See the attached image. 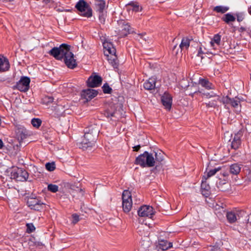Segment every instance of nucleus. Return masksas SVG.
<instances>
[{"label": "nucleus", "mask_w": 251, "mask_h": 251, "mask_svg": "<svg viewBox=\"0 0 251 251\" xmlns=\"http://www.w3.org/2000/svg\"><path fill=\"white\" fill-rule=\"evenodd\" d=\"M134 164L142 168L152 167L155 165V161L153 154L145 151L136 158Z\"/></svg>", "instance_id": "obj_1"}, {"label": "nucleus", "mask_w": 251, "mask_h": 251, "mask_svg": "<svg viewBox=\"0 0 251 251\" xmlns=\"http://www.w3.org/2000/svg\"><path fill=\"white\" fill-rule=\"evenodd\" d=\"M71 48L70 45L64 43V63L68 68L74 69L76 67L77 64Z\"/></svg>", "instance_id": "obj_2"}, {"label": "nucleus", "mask_w": 251, "mask_h": 251, "mask_svg": "<svg viewBox=\"0 0 251 251\" xmlns=\"http://www.w3.org/2000/svg\"><path fill=\"white\" fill-rule=\"evenodd\" d=\"M84 137L89 139V144H96L97 138L99 132V129L96 125H90L85 128Z\"/></svg>", "instance_id": "obj_3"}, {"label": "nucleus", "mask_w": 251, "mask_h": 251, "mask_svg": "<svg viewBox=\"0 0 251 251\" xmlns=\"http://www.w3.org/2000/svg\"><path fill=\"white\" fill-rule=\"evenodd\" d=\"M10 177L17 181H24L28 178V174L25 170L21 168H13L11 169Z\"/></svg>", "instance_id": "obj_4"}, {"label": "nucleus", "mask_w": 251, "mask_h": 251, "mask_svg": "<svg viewBox=\"0 0 251 251\" xmlns=\"http://www.w3.org/2000/svg\"><path fill=\"white\" fill-rule=\"evenodd\" d=\"M75 8L81 13V15L86 17L92 16V10L89 4L84 0H79L75 5Z\"/></svg>", "instance_id": "obj_5"}, {"label": "nucleus", "mask_w": 251, "mask_h": 251, "mask_svg": "<svg viewBox=\"0 0 251 251\" xmlns=\"http://www.w3.org/2000/svg\"><path fill=\"white\" fill-rule=\"evenodd\" d=\"M246 212L242 210H234L227 211L226 213V217L228 222L233 224L240 220L241 218L246 215Z\"/></svg>", "instance_id": "obj_6"}, {"label": "nucleus", "mask_w": 251, "mask_h": 251, "mask_svg": "<svg viewBox=\"0 0 251 251\" xmlns=\"http://www.w3.org/2000/svg\"><path fill=\"white\" fill-rule=\"evenodd\" d=\"M119 27V35L121 37H125L128 34L133 32V28L129 24L123 20L120 21L118 23Z\"/></svg>", "instance_id": "obj_7"}, {"label": "nucleus", "mask_w": 251, "mask_h": 251, "mask_svg": "<svg viewBox=\"0 0 251 251\" xmlns=\"http://www.w3.org/2000/svg\"><path fill=\"white\" fill-rule=\"evenodd\" d=\"M96 11L99 14V19L100 22L103 24L105 22V15L104 11L105 8V2L104 0L99 1L95 3Z\"/></svg>", "instance_id": "obj_8"}, {"label": "nucleus", "mask_w": 251, "mask_h": 251, "mask_svg": "<svg viewBox=\"0 0 251 251\" xmlns=\"http://www.w3.org/2000/svg\"><path fill=\"white\" fill-rule=\"evenodd\" d=\"M138 214L140 217H147L151 218L154 214L153 208L149 205H143L138 210Z\"/></svg>", "instance_id": "obj_9"}, {"label": "nucleus", "mask_w": 251, "mask_h": 251, "mask_svg": "<svg viewBox=\"0 0 251 251\" xmlns=\"http://www.w3.org/2000/svg\"><path fill=\"white\" fill-rule=\"evenodd\" d=\"M30 79L27 76H22L20 80L17 83L16 88L22 92L27 91L29 88Z\"/></svg>", "instance_id": "obj_10"}, {"label": "nucleus", "mask_w": 251, "mask_h": 251, "mask_svg": "<svg viewBox=\"0 0 251 251\" xmlns=\"http://www.w3.org/2000/svg\"><path fill=\"white\" fill-rule=\"evenodd\" d=\"M28 206L31 209L35 210H40L45 206V204L38 199L33 198H29L27 201Z\"/></svg>", "instance_id": "obj_11"}, {"label": "nucleus", "mask_w": 251, "mask_h": 251, "mask_svg": "<svg viewBox=\"0 0 251 251\" xmlns=\"http://www.w3.org/2000/svg\"><path fill=\"white\" fill-rule=\"evenodd\" d=\"M102 83V78L98 75L90 76L87 81V84L89 87L94 88L100 86Z\"/></svg>", "instance_id": "obj_12"}, {"label": "nucleus", "mask_w": 251, "mask_h": 251, "mask_svg": "<svg viewBox=\"0 0 251 251\" xmlns=\"http://www.w3.org/2000/svg\"><path fill=\"white\" fill-rule=\"evenodd\" d=\"M98 91L92 89L83 90L81 92V96L87 101L90 100L98 95Z\"/></svg>", "instance_id": "obj_13"}, {"label": "nucleus", "mask_w": 251, "mask_h": 251, "mask_svg": "<svg viewBox=\"0 0 251 251\" xmlns=\"http://www.w3.org/2000/svg\"><path fill=\"white\" fill-rule=\"evenodd\" d=\"M50 53L55 59L61 60L63 58V44L60 45L59 48L54 47L52 49Z\"/></svg>", "instance_id": "obj_14"}, {"label": "nucleus", "mask_w": 251, "mask_h": 251, "mask_svg": "<svg viewBox=\"0 0 251 251\" xmlns=\"http://www.w3.org/2000/svg\"><path fill=\"white\" fill-rule=\"evenodd\" d=\"M89 142V139L83 136L82 141L78 144V147L83 151H90L95 146V144H90Z\"/></svg>", "instance_id": "obj_15"}, {"label": "nucleus", "mask_w": 251, "mask_h": 251, "mask_svg": "<svg viewBox=\"0 0 251 251\" xmlns=\"http://www.w3.org/2000/svg\"><path fill=\"white\" fill-rule=\"evenodd\" d=\"M243 136L242 132H238L234 135L231 143V148L234 150L238 149L241 144V138Z\"/></svg>", "instance_id": "obj_16"}, {"label": "nucleus", "mask_w": 251, "mask_h": 251, "mask_svg": "<svg viewBox=\"0 0 251 251\" xmlns=\"http://www.w3.org/2000/svg\"><path fill=\"white\" fill-rule=\"evenodd\" d=\"M207 179L206 178L205 175L203 176L201 184V194L206 197H208L209 195L210 189L209 185L206 182Z\"/></svg>", "instance_id": "obj_17"}, {"label": "nucleus", "mask_w": 251, "mask_h": 251, "mask_svg": "<svg viewBox=\"0 0 251 251\" xmlns=\"http://www.w3.org/2000/svg\"><path fill=\"white\" fill-rule=\"evenodd\" d=\"M113 54H108L104 52V55L106 56V59L109 63L112 65L114 68H117L118 67V60L117 59V56Z\"/></svg>", "instance_id": "obj_18"}, {"label": "nucleus", "mask_w": 251, "mask_h": 251, "mask_svg": "<svg viewBox=\"0 0 251 251\" xmlns=\"http://www.w3.org/2000/svg\"><path fill=\"white\" fill-rule=\"evenodd\" d=\"M16 137L19 141L20 145L21 146L22 141L27 137V131L24 127L18 128L16 131Z\"/></svg>", "instance_id": "obj_19"}, {"label": "nucleus", "mask_w": 251, "mask_h": 251, "mask_svg": "<svg viewBox=\"0 0 251 251\" xmlns=\"http://www.w3.org/2000/svg\"><path fill=\"white\" fill-rule=\"evenodd\" d=\"M161 101L163 105L166 109L168 110L171 109L172 104V98L170 95L165 94L161 97Z\"/></svg>", "instance_id": "obj_20"}, {"label": "nucleus", "mask_w": 251, "mask_h": 251, "mask_svg": "<svg viewBox=\"0 0 251 251\" xmlns=\"http://www.w3.org/2000/svg\"><path fill=\"white\" fill-rule=\"evenodd\" d=\"M156 82V78L151 77L145 82L144 83V87L145 89L148 90H153L155 88Z\"/></svg>", "instance_id": "obj_21"}, {"label": "nucleus", "mask_w": 251, "mask_h": 251, "mask_svg": "<svg viewBox=\"0 0 251 251\" xmlns=\"http://www.w3.org/2000/svg\"><path fill=\"white\" fill-rule=\"evenodd\" d=\"M221 40V35H220L219 34L214 35L213 38L211 39L210 42V47L214 50L217 49V48L220 45Z\"/></svg>", "instance_id": "obj_22"}, {"label": "nucleus", "mask_w": 251, "mask_h": 251, "mask_svg": "<svg viewBox=\"0 0 251 251\" xmlns=\"http://www.w3.org/2000/svg\"><path fill=\"white\" fill-rule=\"evenodd\" d=\"M199 84L207 90L214 89L215 87L214 85L207 79L200 78Z\"/></svg>", "instance_id": "obj_23"}, {"label": "nucleus", "mask_w": 251, "mask_h": 251, "mask_svg": "<svg viewBox=\"0 0 251 251\" xmlns=\"http://www.w3.org/2000/svg\"><path fill=\"white\" fill-rule=\"evenodd\" d=\"M191 40L188 37H183L182 39L181 43L179 45V48L181 51L187 50L188 49Z\"/></svg>", "instance_id": "obj_24"}, {"label": "nucleus", "mask_w": 251, "mask_h": 251, "mask_svg": "<svg viewBox=\"0 0 251 251\" xmlns=\"http://www.w3.org/2000/svg\"><path fill=\"white\" fill-rule=\"evenodd\" d=\"M9 68V63L7 58L3 59L0 58V72H5Z\"/></svg>", "instance_id": "obj_25"}, {"label": "nucleus", "mask_w": 251, "mask_h": 251, "mask_svg": "<svg viewBox=\"0 0 251 251\" xmlns=\"http://www.w3.org/2000/svg\"><path fill=\"white\" fill-rule=\"evenodd\" d=\"M103 46L106 53L108 54L116 53V49L113 47V45L111 43L104 42L103 44Z\"/></svg>", "instance_id": "obj_26"}, {"label": "nucleus", "mask_w": 251, "mask_h": 251, "mask_svg": "<svg viewBox=\"0 0 251 251\" xmlns=\"http://www.w3.org/2000/svg\"><path fill=\"white\" fill-rule=\"evenodd\" d=\"M127 8L129 10H131L136 12L141 11L142 9L138 3L134 1H131L127 4Z\"/></svg>", "instance_id": "obj_27"}, {"label": "nucleus", "mask_w": 251, "mask_h": 251, "mask_svg": "<svg viewBox=\"0 0 251 251\" xmlns=\"http://www.w3.org/2000/svg\"><path fill=\"white\" fill-rule=\"evenodd\" d=\"M154 156L155 164H158L159 165L164 159V154L161 151H157L155 152Z\"/></svg>", "instance_id": "obj_28"}, {"label": "nucleus", "mask_w": 251, "mask_h": 251, "mask_svg": "<svg viewBox=\"0 0 251 251\" xmlns=\"http://www.w3.org/2000/svg\"><path fill=\"white\" fill-rule=\"evenodd\" d=\"M159 246L163 251H166L172 247L173 245L171 242L166 240H161L159 242Z\"/></svg>", "instance_id": "obj_29"}, {"label": "nucleus", "mask_w": 251, "mask_h": 251, "mask_svg": "<svg viewBox=\"0 0 251 251\" xmlns=\"http://www.w3.org/2000/svg\"><path fill=\"white\" fill-rule=\"evenodd\" d=\"M241 171L240 165L237 163H234L230 166V173L233 175L238 174Z\"/></svg>", "instance_id": "obj_30"}, {"label": "nucleus", "mask_w": 251, "mask_h": 251, "mask_svg": "<svg viewBox=\"0 0 251 251\" xmlns=\"http://www.w3.org/2000/svg\"><path fill=\"white\" fill-rule=\"evenodd\" d=\"M235 19V17L230 13H228L224 15V16L222 18V20L226 24L234 22Z\"/></svg>", "instance_id": "obj_31"}, {"label": "nucleus", "mask_w": 251, "mask_h": 251, "mask_svg": "<svg viewBox=\"0 0 251 251\" xmlns=\"http://www.w3.org/2000/svg\"><path fill=\"white\" fill-rule=\"evenodd\" d=\"M123 209L125 213L129 212L132 206V201H123Z\"/></svg>", "instance_id": "obj_32"}, {"label": "nucleus", "mask_w": 251, "mask_h": 251, "mask_svg": "<svg viewBox=\"0 0 251 251\" xmlns=\"http://www.w3.org/2000/svg\"><path fill=\"white\" fill-rule=\"evenodd\" d=\"M229 10V7L227 6L219 5L214 7L213 11L217 13L224 14Z\"/></svg>", "instance_id": "obj_33"}, {"label": "nucleus", "mask_w": 251, "mask_h": 251, "mask_svg": "<svg viewBox=\"0 0 251 251\" xmlns=\"http://www.w3.org/2000/svg\"><path fill=\"white\" fill-rule=\"evenodd\" d=\"M123 201H132L131 193L128 190H124L122 194Z\"/></svg>", "instance_id": "obj_34"}, {"label": "nucleus", "mask_w": 251, "mask_h": 251, "mask_svg": "<svg viewBox=\"0 0 251 251\" xmlns=\"http://www.w3.org/2000/svg\"><path fill=\"white\" fill-rule=\"evenodd\" d=\"M217 100L222 102L223 104H230L231 98L228 97V96L223 97L222 98H221L220 97H218L217 98Z\"/></svg>", "instance_id": "obj_35"}, {"label": "nucleus", "mask_w": 251, "mask_h": 251, "mask_svg": "<svg viewBox=\"0 0 251 251\" xmlns=\"http://www.w3.org/2000/svg\"><path fill=\"white\" fill-rule=\"evenodd\" d=\"M240 102V100L238 97L234 98H231L230 104L234 108H236L238 106Z\"/></svg>", "instance_id": "obj_36"}, {"label": "nucleus", "mask_w": 251, "mask_h": 251, "mask_svg": "<svg viewBox=\"0 0 251 251\" xmlns=\"http://www.w3.org/2000/svg\"><path fill=\"white\" fill-rule=\"evenodd\" d=\"M31 122L32 126L36 128L40 127L42 124V121L39 118H33Z\"/></svg>", "instance_id": "obj_37"}, {"label": "nucleus", "mask_w": 251, "mask_h": 251, "mask_svg": "<svg viewBox=\"0 0 251 251\" xmlns=\"http://www.w3.org/2000/svg\"><path fill=\"white\" fill-rule=\"evenodd\" d=\"M45 167L48 171L50 172L53 171L55 169V163L54 162L47 163L45 165Z\"/></svg>", "instance_id": "obj_38"}, {"label": "nucleus", "mask_w": 251, "mask_h": 251, "mask_svg": "<svg viewBox=\"0 0 251 251\" xmlns=\"http://www.w3.org/2000/svg\"><path fill=\"white\" fill-rule=\"evenodd\" d=\"M102 89L105 94H110L112 92V89L107 83L103 84Z\"/></svg>", "instance_id": "obj_39"}, {"label": "nucleus", "mask_w": 251, "mask_h": 251, "mask_svg": "<svg viewBox=\"0 0 251 251\" xmlns=\"http://www.w3.org/2000/svg\"><path fill=\"white\" fill-rule=\"evenodd\" d=\"M48 189L51 192L55 193L58 190V187L56 185L49 184L48 186Z\"/></svg>", "instance_id": "obj_40"}, {"label": "nucleus", "mask_w": 251, "mask_h": 251, "mask_svg": "<svg viewBox=\"0 0 251 251\" xmlns=\"http://www.w3.org/2000/svg\"><path fill=\"white\" fill-rule=\"evenodd\" d=\"M220 168H215L214 169L210 170L205 176L206 178H208L209 177L214 176L218 171H219Z\"/></svg>", "instance_id": "obj_41"}, {"label": "nucleus", "mask_w": 251, "mask_h": 251, "mask_svg": "<svg viewBox=\"0 0 251 251\" xmlns=\"http://www.w3.org/2000/svg\"><path fill=\"white\" fill-rule=\"evenodd\" d=\"M205 54H208V52H204L203 50H202L201 47H200L198 51L197 56L201 57V60H202L204 58V56L203 55Z\"/></svg>", "instance_id": "obj_42"}, {"label": "nucleus", "mask_w": 251, "mask_h": 251, "mask_svg": "<svg viewBox=\"0 0 251 251\" xmlns=\"http://www.w3.org/2000/svg\"><path fill=\"white\" fill-rule=\"evenodd\" d=\"M115 112H110L109 110H107L105 111L104 115L107 118L115 117Z\"/></svg>", "instance_id": "obj_43"}, {"label": "nucleus", "mask_w": 251, "mask_h": 251, "mask_svg": "<svg viewBox=\"0 0 251 251\" xmlns=\"http://www.w3.org/2000/svg\"><path fill=\"white\" fill-rule=\"evenodd\" d=\"M27 232L31 233L35 230V227L32 224H27Z\"/></svg>", "instance_id": "obj_44"}, {"label": "nucleus", "mask_w": 251, "mask_h": 251, "mask_svg": "<svg viewBox=\"0 0 251 251\" xmlns=\"http://www.w3.org/2000/svg\"><path fill=\"white\" fill-rule=\"evenodd\" d=\"M72 223L73 224H75L79 221V216L76 214H73L72 215Z\"/></svg>", "instance_id": "obj_45"}, {"label": "nucleus", "mask_w": 251, "mask_h": 251, "mask_svg": "<svg viewBox=\"0 0 251 251\" xmlns=\"http://www.w3.org/2000/svg\"><path fill=\"white\" fill-rule=\"evenodd\" d=\"M207 107H216L217 106L216 100H212L207 103H205Z\"/></svg>", "instance_id": "obj_46"}, {"label": "nucleus", "mask_w": 251, "mask_h": 251, "mask_svg": "<svg viewBox=\"0 0 251 251\" xmlns=\"http://www.w3.org/2000/svg\"><path fill=\"white\" fill-rule=\"evenodd\" d=\"M236 16L237 20L239 22L242 21L244 19V14L242 13L236 14Z\"/></svg>", "instance_id": "obj_47"}, {"label": "nucleus", "mask_w": 251, "mask_h": 251, "mask_svg": "<svg viewBox=\"0 0 251 251\" xmlns=\"http://www.w3.org/2000/svg\"><path fill=\"white\" fill-rule=\"evenodd\" d=\"M226 185L227 186L228 184L227 183H224L223 184H221V182H220L218 184H217V186L218 188L222 191H226L225 188L223 187V185Z\"/></svg>", "instance_id": "obj_48"}, {"label": "nucleus", "mask_w": 251, "mask_h": 251, "mask_svg": "<svg viewBox=\"0 0 251 251\" xmlns=\"http://www.w3.org/2000/svg\"><path fill=\"white\" fill-rule=\"evenodd\" d=\"M140 148H141V146L139 145L135 146L134 147H133V151H138L140 149Z\"/></svg>", "instance_id": "obj_49"}, {"label": "nucleus", "mask_w": 251, "mask_h": 251, "mask_svg": "<svg viewBox=\"0 0 251 251\" xmlns=\"http://www.w3.org/2000/svg\"><path fill=\"white\" fill-rule=\"evenodd\" d=\"M146 35V34H139L138 35V37H140V38L144 40H146V39L144 36Z\"/></svg>", "instance_id": "obj_50"}, {"label": "nucleus", "mask_w": 251, "mask_h": 251, "mask_svg": "<svg viewBox=\"0 0 251 251\" xmlns=\"http://www.w3.org/2000/svg\"><path fill=\"white\" fill-rule=\"evenodd\" d=\"M210 251H221V250L218 247H214L212 248Z\"/></svg>", "instance_id": "obj_51"}, {"label": "nucleus", "mask_w": 251, "mask_h": 251, "mask_svg": "<svg viewBox=\"0 0 251 251\" xmlns=\"http://www.w3.org/2000/svg\"><path fill=\"white\" fill-rule=\"evenodd\" d=\"M3 146H4V145H3V142H2V141L0 139V149H2V148L3 147Z\"/></svg>", "instance_id": "obj_52"}, {"label": "nucleus", "mask_w": 251, "mask_h": 251, "mask_svg": "<svg viewBox=\"0 0 251 251\" xmlns=\"http://www.w3.org/2000/svg\"><path fill=\"white\" fill-rule=\"evenodd\" d=\"M48 102H51L53 100V99L52 98L49 97V98H48Z\"/></svg>", "instance_id": "obj_53"}, {"label": "nucleus", "mask_w": 251, "mask_h": 251, "mask_svg": "<svg viewBox=\"0 0 251 251\" xmlns=\"http://www.w3.org/2000/svg\"><path fill=\"white\" fill-rule=\"evenodd\" d=\"M248 13L251 15V6L248 8Z\"/></svg>", "instance_id": "obj_54"}, {"label": "nucleus", "mask_w": 251, "mask_h": 251, "mask_svg": "<svg viewBox=\"0 0 251 251\" xmlns=\"http://www.w3.org/2000/svg\"><path fill=\"white\" fill-rule=\"evenodd\" d=\"M176 47H177V45H175V46L173 47V50H175V49L176 48Z\"/></svg>", "instance_id": "obj_55"}, {"label": "nucleus", "mask_w": 251, "mask_h": 251, "mask_svg": "<svg viewBox=\"0 0 251 251\" xmlns=\"http://www.w3.org/2000/svg\"><path fill=\"white\" fill-rule=\"evenodd\" d=\"M45 1L50 2V0H44Z\"/></svg>", "instance_id": "obj_56"}, {"label": "nucleus", "mask_w": 251, "mask_h": 251, "mask_svg": "<svg viewBox=\"0 0 251 251\" xmlns=\"http://www.w3.org/2000/svg\"><path fill=\"white\" fill-rule=\"evenodd\" d=\"M138 228H139V229H140V228H142V227H138Z\"/></svg>", "instance_id": "obj_57"}, {"label": "nucleus", "mask_w": 251, "mask_h": 251, "mask_svg": "<svg viewBox=\"0 0 251 251\" xmlns=\"http://www.w3.org/2000/svg\"><path fill=\"white\" fill-rule=\"evenodd\" d=\"M179 49H180L179 48H178V49H177V50H179Z\"/></svg>", "instance_id": "obj_58"}, {"label": "nucleus", "mask_w": 251, "mask_h": 251, "mask_svg": "<svg viewBox=\"0 0 251 251\" xmlns=\"http://www.w3.org/2000/svg\"><path fill=\"white\" fill-rule=\"evenodd\" d=\"M179 49H180L179 48H178V49H177V50H179Z\"/></svg>", "instance_id": "obj_59"}]
</instances>
